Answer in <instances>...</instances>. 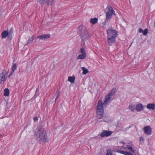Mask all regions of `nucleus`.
<instances>
[{
    "mask_svg": "<svg viewBox=\"0 0 155 155\" xmlns=\"http://www.w3.org/2000/svg\"><path fill=\"white\" fill-rule=\"evenodd\" d=\"M35 134L37 140L39 143L48 141L46 132L44 128L41 127L37 128V130L35 132Z\"/></svg>",
    "mask_w": 155,
    "mask_h": 155,
    "instance_id": "f257e3e1",
    "label": "nucleus"
},
{
    "mask_svg": "<svg viewBox=\"0 0 155 155\" xmlns=\"http://www.w3.org/2000/svg\"><path fill=\"white\" fill-rule=\"evenodd\" d=\"M105 12L106 13V18L104 22V25L103 26L104 27L105 25H106L107 22L110 21L112 18L113 14L115 15L114 11L112 7L110 5H108L105 10Z\"/></svg>",
    "mask_w": 155,
    "mask_h": 155,
    "instance_id": "f03ea898",
    "label": "nucleus"
},
{
    "mask_svg": "<svg viewBox=\"0 0 155 155\" xmlns=\"http://www.w3.org/2000/svg\"><path fill=\"white\" fill-rule=\"evenodd\" d=\"M104 110L101 100H100L98 102L97 108V117L98 119H101L103 116Z\"/></svg>",
    "mask_w": 155,
    "mask_h": 155,
    "instance_id": "7ed1b4c3",
    "label": "nucleus"
},
{
    "mask_svg": "<svg viewBox=\"0 0 155 155\" xmlns=\"http://www.w3.org/2000/svg\"><path fill=\"white\" fill-rule=\"evenodd\" d=\"M80 34L82 40L84 42L89 39L91 36V34L89 33L86 29L83 30L82 32L80 33Z\"/></svg>",
    "mask_w": 155,
    "mask_h": 155,
    "instance_id": "20e7f679",
    "label": "nucleus"
},
{
    "mask_svg": "<svg viewBox=\"0 0 155 155\" xmlns=\"http://www.w3.org/2000/svg\"><path fill=\"white\" fill-rule=\"evenodd\" d=\"M107 37L116 38L117 32L115 29L111 28H109L107 31Z\"/></svg>",
    "mask_w": 155,
    "mask_h": 155,
    "instance_id": "39448f33",
    "label": "nucleus"
},
{
    "mask_svg": "<svg viewBox=\"0 0 155 155\" xmlns=\"http://www.w3.org/2000/svg\"><path fill=\"white\" fill-rule=\"evenodd\" d=\"M38 2L42 5H51L54 3L53 0H37Z\"/></svg>",
    "mask_w": 155,
    "mask_h": 155,
    "instance_id": "423d86ee",
    "label": "nucleus"
},
{
    "mask_svg": "<svg viewBox=\"0 0 155 155\" xmlns=\"http://www.w3.org/2000/svg\"><path fill=\"white\" fill-rule=\"evenodd\" d=\"M112 133L111 131L104 130L101 134L100 135L101 137H107L110 135L112 134Z\"/></svg>",
    "mask_w": 155,
    "mask_h": 155,
    "instance_id": "0eeeda50",
    "label": "nucleus"
},
{
    "mask_svg": "<svg viewBox=\"0 0 155 155\" xmlns=\"http://www.w3.org/2000/svg\"><path fill=\"white\" fill-rule=\"evenodd\" d=\"M8 74L7 72L5 70H3L2 72L0 74V78L2 81H5L6 80L5 77Z\"/></svg>",
    "mask_w": 155,
    "mask_h": 155,
    "instance_id": "6e6552de",
    "label": "nucleus"
},
{
    "mask_svg": "<svg viewBox=\"0 0 155 155\" xmlns=\"http://www.w3.org/2000/svg\"><path fill=\"white\" fill-rule=\"evenodd\" d=\"M144 133L148 135H150L151 134V129L149 126L145 127L143 129Z\"/></svg>",
    "mask_w": 155,
    "mask_h": 155,
    "instance_id": "1a4fd4ad",
    "label": "nucleus"
},
{
    "mask_svg": "<svg viewBox=\"0 0 155 155\" xmlns=\"http://www.w3.org/2000/svg\"><path fill=\"white\" fill-rule=\"evenodd\" d=\"M116 38L107 37V41L108 43L110 45L115 43Z\"/></svg>",
    "mask_w": 155,
    "mask_h": 155,
    "instance_id": "9d476101",
    "label": "nucleus"
},
{
    "mask_svg": "<svg viewBox=\"0 0 155 155\" xmlns=\"http://www.w3.org/2000/svg\"><path fill=\"white\" fill-rule=\"evenodd\" d=\"M50 34H45L41 35L38 36L37 38L45 40L46 39L49 38H50Z\"/></svg>",
    "mask_w": 155,
    "mask_h": 155,
    "instance_id": "9b49d317",
    "label": "nucleus"
},
{
    "mask_svg": "<svg viewBox=\"0 0 155 155\" xmlns=\"http://www.w3.org/2000/svg\"><path fill=\"white\" fill-rule=\"evenodd\" d=\"M143 106L141 104H137L136 107V109L138 111H140L143 109Z\"/></svg>",
    "mask_w": 155,
    "mask_h": 155,
    "instance_id": "f8f14e48",
    "label": "nucleus"
},
{
    "mask_svg": "<svg viewBox=\"0 0 155 155\" xmlns=\"http://www.w3.org/2000/svg\"><path fill=\"white\" fill-rule=\"evenodd\" d=\"M147 107L149 110L152 109L154 110L155 108V104L153 103L148 104L147 105Z\"/></svg>",
    "mask_w": 155,
    "mask_h": 155,
    "instance_id": "ddd939ff",
    "label": "nucleus"
},
{
    "mask_svg": "<svg viewBox=\"0 0 155 155\" xmlns=\"http://www.w3.org/2000/svg\"><path fill=\"white\" fill-rule=\"evenodd\" d=\"M8 35H9V33L6 30L4 31L2 33V37L3 38H5Z\"/></svg>",
    "mask_w": 155,
    "mask_h": 155,
    "instance_id": "4468645a",
    "label": "nucleus"
},
{
    "mask_svg": "<svg viewBox=\"0 0 155 155\" xmlns=\"http://www.w3.org/2000/svg\"><path fill=\"white\" fill-rule=\"evenodd\" d=\"M127 147L128 148V150L131 151V152L134 153H135L136 152V151L134 150L133 147L131 146H130L129 145H127Z\"/></svg>",
    "mask_w": 155,
    "mask_h": 155,
    "instance_id": "2eb2a0df",
    "label": "nucleus"
},
{
    "mask_svg": "<svg viewBox=\"0 0 155 155\" xmlns=\"http://www.w3.org/2000/svg\"><path fill=\"white\" fill-rule=\"evenodd\" d=\"M98 21V19L95 18H91V19L90 22L92 24H95Z\"/></svg>",
    "mask_w": 155,
    "mask_h": 155,
    "instance_id": "dca6fc26",
    "label": "nucleus"
},
{
    "mask_svg": "<svg viewBox=\"0 0 155 155\" xmlns=\"http://www.w3.org/2000/svg\"><path fill=\"white\" fill-rule=\"evenodd\" d=\"M87 55L86 54H81L78 55V59H83L85 58L86 57Z\"/></svg>",
    "mask_w": 155,
    "mask_h": 155,
    "instance_id": "f3484780",
    "label": "nucleus"
},
{
    "mask_svg": "<svg viewBox=\"0 0 155 155\" xmlns=\"http://www.w3.org/2000/svg\"><path fill=\"white\" fill-rule=\"evenodd\" d=\"M34 38L33 36H32L30 38L28 41V42L26 45H28L31 44L34 40Z\"/></svg>",
    "mask_w": 155,
    "mask_h": 155,
    "instance_id": "a211bd4d",
    "label": "nucleus"
},
{
    "mask_svg": "<svg viewBox=\"0 0 155 155\" xmlns=\"http://www.w3.org/2000/svg\"><path fill=\"white\" fill-rule=\"evenodd\" d=\"M17 68V66L16 64L13 63L12 68V71L14 72L15 71V70Z\"/></svg>",
    "mask_w": 155,
    "mask_h": 155,
    "instance_id": "6ab92c4d",
    "label": "nucleus"
},
{
    "mask_svg": "<svg viewBox=\"0 0 155 155\" xmlns=\"http://www.w3.org/2000/svg\"><path fill=\"white\" fill-rule=\"evenodd\" d=\"M75 79V78L74 77L69 76L68 78V81L72 83L74 82Z\"/></svg>",
    "mask_w": 155,
    "mask_h": 155,
    "instance_id": "aec40b11",
    "label": "nucleus"
},
{
    "mask_svg": "<svg viewBox=\"0 0 155 155\" xmlns=\"http://www.w3.org/2000/svg\"><path fill=\"white\" fill-rule=\"evenodd\" d=\"M4 95L6 96H8L9 94V90L8 88H5V89Z\"/></svg>",
    "mask_w": 155,
    "mask_h": 155,
    "instance_id": "412c9836",
    "label": "nucleus"
},
{
    "mask_svg": "<svg viewBox=\"0 0 155 155\" xmlns=\"http://www.w3.org/2000/svg\"><path fill=\"white\" fill-rule=\"evenodd\" d=\"M81 69L83 70V74H86L89 71H88L84 67H83L81 68Z\"/></svg>",
    "mask_w": 155,
    "mask_h": 155,
    "instance_id": "4be33fe9",
    "label": "nucleus"
},
{
    "mask_svg": "<svg viewBox=\"0 0 155 155\" xmlns=\"http://www.w3.org/2000/svg\"><path fill=\"white\" fill-rule=\"evenodd\" d=\"M116 90V89L115 88H114L113 89L111 90L109 94V95L111 96H112L114 94Z\"/></svg>",
    "mask_w": 155,
    "mask_h": 155,
    "instance_id": "5701e85b",
    "label": "nucleus"
},
{
    "mask_svg": "<svg viewBox=\"0 0 155 155\" xmlns=\"http://www.w3.org/2000/svg\"><path fill=\"white\" fill-rule=\"evenodd\" d=\"M79 31L80 34V33H81V32H82L83 30L86 29L85 28H83V25H81L79 26Z\"/></svg>",
    "mask_w": 155,
    "mask_h": 155,
    "instance_id": "b1692460",
    "label": "nucleus"
},
{
    "mask_svg": "<svg viewBox=\"0 0 155 155\" xmlns=\"http://www.w3.org/2000/svg\"><path fill=\"white\" fill-rule=\"evenodd\" d=\"M80 51L82 54H86V53L85 50L83 48H81L80 49Z\"/></svg>",
    "mask_w": 155,
    "mask_h": 155,
    "instance_id": "393cba45",
    "label": "nucleus"
},
{
    "mask_svg": "<svg viewBox=\"0 0 155 155\" xmlns=\"http://www.w3.org/2000/svg\"><path fill=\"white\" fill-rule=\"evenodd\" d=\"M148 30L147 28H146L143 31V34L144 35H146L148 33Z\"/></svg>",
    "mask_w": 155,
    "mask_h": 155,
    "instance_id": "a878e982",
    "label": "nucleus"
},
{
    "mask_svg": "<svg viewBox=\"0 0 155 155\" xmlns=\"http://www.w3.org/2000/svg\"><path fill=\"white\" fill-rule=\"evenodd\" d=\"M8 32L10 36H11V35H12L13 33V29L12 28H11L9 31Z\"/></svg>",
    "mask_w": 155,
    "mask_h": 155,
    "instance_id": "bb28decb",
    "label": "nucleus"
},
{
    "mask_svg": "<svg viewBox=\"0 0 155 155\" xmlns=\"http://www.w3.org/2000/svg\"><path fill=\"white\" fill-rule=\"evenodd\" d=\"M111 96L109 95H108L107 96H106L105 100H107V101L109 102L110 101V98Z\"/></svg>",
    "mask_w": 155,
    "mask_h": 155,
    "instance_id": "cd10ccee",
    "label": "nucleus"
},
{
    "mask_svg": "<svg viewBox=\"0 0 155 155\" xmlns=\"http://www.w3.org/2000/svg\"><path fill=\"white\" fill-rule=\"evenodd\" d=\"M61 93V91H58L57 93V95L55 99V101L57 100L59 97V96L60 95V94Z\"/></svg>",
    "mask_w": 155,
    "mask_h": 155,
    "instance_id": "c85d7f7f",
    "label": "nucleus"
},
{
    "mask_svg": "<svg viewBox=\"0 0 155 155\" xmlns=\"http://www.w3.org/2000/svg\"><path fill=\"white\" fill-rule=\"evenodd\" d=\"M129 108L131 111H133L134 110V108L132 105L129 106Z\"/></svg>",
    "mask_w": 155,
    "mask_h": 155,
    "instance_id": "c756f323",
    "label": "nucleus"
},
{
    "mask_svg": "<svg viewBox=\"0 0 155 155\" xmlns=\"http://www.w3.org/2000/svg\"><path fill=\"white\" fill-rule=\"evenodd\" d=\"M108 102V101H107V100H105L104 101V102L103 103V104L102 103L103 105H105Z\"/></svg>",
    "mask_w": 155,
    "mask_h": 155,
    "instance_id": "7c9ffc66",
    "label": "nucleus"
},
{
    "mask_svg": "<svg viewBox=\"0 0 155 155\" xmlns=\"http://www.w3.org/2000/svg\"><path fill=\"white\" fill-rule=\"evenodd\" d=\"M144 138L142 137H141L140 138V141H142L143 142L144 141Z\"/></svg>",
    "mask_w": 155,
    "mask_h": 155,
    "instance_id": "2f4dec72",
    "label": "nucleus"
},
{
    "mask_svg": "<svg viewBox=\"0 0 155 155\" xmlns=\"http://www.w3.org/2000/svg\"><path fill=\"white\" fill-rule=\"evenodd\" d=\"M34 120L35 121H37L38 120V118L37 117H34Z\"/></svg>",
    "mask_w": 155,
    "mask_h": 155,
    "instance_id": "473e14b6",
    "label": "nucleus"
},
{
    "mask_svg": "<svg viewBox=\"0 0 155 155\" xmlns=\"http://www.w3.org/2000/svg\"><path fill=\"white\" fill-rule=\"evenodd\" d=\"M14 72H12V71H11V72L9 74V75L8 76V77L9 78H10V77L13 74V73Z\"/></svg>",
    "mask_w": 155,
    "mask_h": 155,
    "instance_id": "72a5a7b5",
    "label": "nucleus"
},
{
    "mask_svg": "<svg viewBox=\"0 0 155 155\" xmlns=\"http://www.w3.org/2000/svg\"><path fill=\"white\" fill-rule=\"evenodd\" d=\"M143 30L141 28H139V31L140 33H143Z\"/></svg>",
    "mask_w": 155,
    "mask_h": 155,
    "instance_id": "f704fd0d",
    "label": "nucleus"
},
{
    "mask_svg": "<svg viewBox=\"0 0 155 155\" xmlns=\"http://www.w3.org/2000/svg\"><path fill=\"white\" fill-rule=\"evenodd\" d=\"M8 39L9 40H10L12 39V35H11V36H10L9 35H8Z\"/></svg>",
    "mask_w": 155,
    "mask_h": 155,
    "instance_id": "c9c22d12",
    "label": "nucleus"
},
{
    "mask_svg": "<svg viewBox=\"0 0 155 155\" xmlns=\"http://www.w3.org/2000/svg\"><path fill=\"white\" fill-rule=\"evenodd\" d=\"M2 81V80L0 78V84L2 83V81Z\"/></svg>",
    "mask_w": 155,
    "mask_h": 155,
    "instance_id": "e433bc0d",
    "label": "nucleus"
},
{
    "mask_svg": "<svg viewBox=\"0 0 155 155\" xmlns=\"http://www.w3.org/2000/svg\"><path fill=\"white\" fill-rule=\"evenodd\" d=\"M121 143H122V144H124V143H125V142L124 141H123L121 142Z\"/></svg>",
    "mask_w": 155,
    "mask_h": 155,
    "instance_id": "4c0bfd02",
    "label": "nucleus"
},
{
    "mask_svg": "<svg viewBox=\"0 0 155 155\" xmlns=\"http://www.w3.org/2000/svg\"><path fill=\"white\" fill-rule=\"evenodd\" d=\"M38 89H36V93L38 91Z\"/></svg>",
    "mask_w": 155,
    "mask_h": 155,
    "instance_id": "58836bf2",
    "label": "nucleus"
},
{
    "mask_svg": "<svg viewBox=\"0 0 155 155\" xmlns=\"http://www.w3.org/2000/svg\"><path fill=\"white\" fill-rule=\"evenodd\" d=\"M154 26L155 27V21L154 22Z\"/></svg>",
    "mask_w": 155,
    "mask_h": 155,
    "instance_id": "ea45409f",
    "label": "nucleus"
}]
</instances>
